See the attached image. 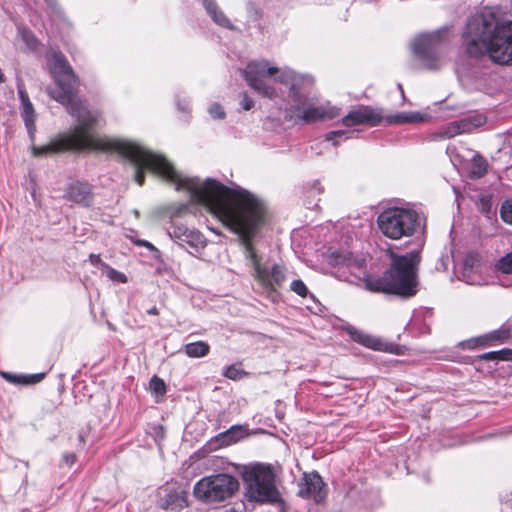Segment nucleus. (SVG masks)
<instances>
[{"label": "nucleus", "mask_w": 512, "mask_h": 512, "mask_svg": "<svg viewBox=\"0 0 512 512\" xmlns=\"http://www.w3.org/2000/svg\"><path fill=\"white\" fill-rule=\"evenodd\" d=\"M96 123L97 117L87 113L69 133L46 145L33 146V154L39 157L85 150L117 153L135 165L134 179L139 186L145 183L146 170L174 183L176 190L188 191L197 203L208 207L224 227L238 235L253 265L254 278L264 290L276 292L282 287L286 281L285 266L274 264L270 269L264 266L253 245L254 238L268 221V210L261 199L246 189L230 188L212 178L203 184L196 178H183L162 155L131 141L96 135Z\"/></svg>", "instance_id": "nucleus-1"}, {"label": "nucleus", "mask_w": 512, "mask_h": 512, "mask_svg": "<svg viewBox=\"0 0 512 512\" xmlns=\"http://www.w3.org/2000/svg\"><path fill=\"white\" fill-rule=\"evenodd\" d=\"M467 55L481 58L486 53L498 64L512 62V21L501 22L489 8L472 16L463 33Z\"/></svg>", "instance_id": "nucleus-2"}, {"label": "nucleus", "mask_w": 512, "mask_h": 512, "mask_svg": "<svg viewBox=\"0 0 512 512\" xmlns=\"http://www.w3.org/2000/svg\"><path fill=\"white\" fill-rule=\"evenodd\" d=\"M387 254L391 260L382 276H367L363 279L366 290L410 298L418 292V270L421 256L418 251L399 255L392 250Z\"/></svg>", "instance_id": "nucleus-3"}, {"label": "nucleus", "mask_w": 512, "mask_h": 512, "mask_svg": "<svg viewBox=\"0 0 512 512\" xmlns=\"http://www.w3.org/2000/svg\"><path fill=\"white\" fill-rule=\"evenodd\" d=\"M242 75L248 85L259 95L268 99H275L278 94L276 89L268 83L267 78L274 76V80L289 86V96L293 102L302 103L301 90L310 80L291 69H279L271 66L267 60L251 61Z\"/></svg>", "instance_id": "nucleus-4"}, {"label": "nucleus", "mask_w": 512, "mask_h": 512, "mask_svg": "<svg viewBox=\"0 0 512 512\" xmlns=\"http://www.w3.org/2000/svg\"><path fill=\"white\" fill-rule=\"evenodd\" d=\"M50 72L54 77L58 90L52 97L62 105H65L72 116L80 121L90 111H82V102L76 98L80 85L79 77L75 74L66 56L61 51H53L49 58Z\"/></svg>", "instance_id": "nucleus-5"}, {"label": "nucleus", "mask_w": 512, "mask_h": 512, "mask_svg": "<svg viewBox=\"0 0 512 512\" xmlns=\"http://www.w3.org/2000/svg\"><path fill=\"white\" fill-rule=\"evenodd\" d=\"M380 233L393 241L413 237L422 226L420 214L411 208L388 207L381 211L376 218Z\"/></svg>", "instance_id": "nucleus-6"}, {"label": "nucleus", "mask_w": 512, "mask_h": 512, "mask_svg": "<svg viewBox=\"0 0 512 512\" xmlns=\"http://www.w3.org/2000/svg\"><path fill=\"white\" fill-rule=\"evenodd\" d=\"M247 484V495L257 502H276L279 492L275 485V474L270 465L255 464L243 473Z\"/></svg>", "instance_id": "nucleus-7"}, {"label": "nucleus", "mask_w": 512, "mask_h": 512, "mask_svg": "<svg viewBox=\"0 0 512 512\" xmlns=\"http://www.w3.org/2000/svg\"><path fill=\"white\" fill-rule=\"evenodd\" d=\"M238 489L239 482L234 476L220 473L200 479L195 484L193 493L205 503H215L232 497Z\"/></svg>", "instance_id": "nucleus-8"}, {"label": "nucleus", "mask_w": 512, "mask_h": 512, "mask_svg": "<svg viewBox=\"0 0 512 512\" xmlns=\"http://www.w3.org/2000/svg\"><path fill=\"white\" fill-rule=\"evenodd\" d=\"M443 33L436 31L418 37L413 44L414 54L428 69L438 68L437 45L442 41Z\"/></svg>", "instance_id": "nucleus-9"}, {"label": "nucleus", "mask_w": 512, "mask_h": 512, "mask_svg": "<svg viewBox=\"0 0 512 512\" xmlns=\"http://www.w3.org/2000/svg\"><path fill=\"white\" fill-rule=\"evenodd\" d=\"M327 485L317 471L305 472L298 483L297 495L303 499L323 503L327 497Z\"/></svg>", "instance_id": "nucleus-10"}, {"label": "nucleus", "mask_w": 512, "mask_h": 512, "mask_svg": "<svg viewBox=\"0 0 512 512\" xmlns=\"http://www.w3.org/2000/svg\"><path fill=\"white\" fill-rule=\"evenodd\" d=\"M336 116H338L336 108L309 105L302 109L299 105H292L287 110L286 119L310 124L319 120L333 119Z\"/></svg>", "instance_id": "nucleus-11"}, {"label": "nucleus", "mask_w": 512, "mask_h": 512, "mask_svg": "<svg viewBox=\"0 0 512 512\" xmlns=\"http://www.w3.org/2000/svg\"><path fill=\"white\" fill-rule=\"evenodd\" d=\"M382 120L383 116L381 111L371 106L361 105L345 115L342 118L341 123L346 127H353L358 125L375 127L379 125Z\"/></svg>", "instance_id": "nucleus-12"}, {"label": "nucleus", "mask_w": 512, "mask_h": 512, "mask_svg": "<svg viewBox=\"0 0 512 512\" xmlns=\"http://www.w3.org/2000/svg\"><path fill=\"white\" fill-rule=\"evenodd\" d=\"M64 198L82 207H90L94 201L93 186L86 181H73L65 190Z\"/></svg>", "instance_id": "nucleus-13"}, {"label": "nucleus", "mask_w": 512, "mask_h": 512, "mask_svg": "<svg viewBox=\"0 0 512 512\" xmlns=\"http://www.w3.org/2000/svg\"><path fill=\"white\" fill-rule=\"evenodd\" d=\"M485 121L486 118L482 115L468 116L443 126L440 135L444 138H453L463 133H471L476 128L482 126Z\"/></svg>", "instance_id": "nucleus-14"}, {"label": "nucleus", "mask_w": 512, "mask_h": 512, "mask_svg": "<svg viewBox=\"0 0 512 512\" xmlns=\"http://www.w3.org/2000/svg\"><path fill=\"white\" fill-rule=\"evenodd\" d=\"M158 506L164 510L180 511L188 506L187 492L182 489L162 487Z\"/></svg>", "instance_id": "nucleus-15"}, {"label": "nucleus", "mask_w": 512, "mask_h": 512, "mask_svg": "<svg viewBox=\"0 0 512 512\" xmlns=\"http://www.w3.org/2000/svg\"><path fill=\"white\" fill-rule=\"evenodd\" d=\"M488 167L487 159L481 154L475 153L469 163V178L473 180L483 178L488 172Z\"/></svg>", "instance_id": "nucleus-16"}, {"label": "nucleus", "mask_w": 512, "mask_h": 512, "mask_svg": "<svg viewBox=\"0 0 512 512\" xmlns=\"http://www.w3.org/2000/svg\"><path fill=\"white\" fill-rule=\"evenodd\" d=\"M244 436L243 429L239 425H234L230 427L228 430L219 433L215 437V441L219 443V446H230L231 444H234L238 442L240 439H242Z\"/></svg>", "instance_id": "nucleus-17"}, {"label": "nucleus", "mask_w": 512, "mask_h": 512, "mask_svg": "<svg viewBox=\"0 0 512 512\" xmlns=\"http://www.w3.org/2000/svg\"><path fill=\"white\" fill-rule=\"evenodd\" d=\"M4 379H6L10 383L19 384V385H33L41 382L46 374L45 373H36L30 375H16L11 373H2Z\"/></svg>", "instance_id": "nucleus-18"}, {"label": "nucleus", "mask_w": 512, "mask_h": 512, "mask_svg": "<svg viewBox=\"0 0 512 512\" xmlns=\"http://www.w3.org/2000/svg\"><path fill=\"white\" fill-rule=\"evenodd\" d=\"M490 346L497 343H504L512 336V322L507 321L501 327L487 333Z\"/></svg>", "instance_id": "nucleus-19"}, {"label": "nucleus", "mask_w": 512, "mask_h": 512, "mask_svg": "<svg viewBox=\"0 0 512 512\" xmlns=\"http://www.w3.org/2000/svg\"><path fill=\"white\" fill-rule=\"evenodd\" d=\"M184 352L190 358L205 357L210 352V345L205 341L188 343L184 346Z\"/></svg>", "instance_id": "nucleus-20"}, {"label": "nucleus", "mask_w": 512, "mask_h": 512, "mask_svg": "<svg viewBox=\"0 0 512 512\" xmlns=\"http://www.w3.org/2000/svg\"><path fill=\"white\" fill-rule=\"evenodd\" d=\"M389 124L418 123L424 121V115L419 112L400 113L387 117Z\"/></svg>", "instance_id": "nucleus-21"}, {"label": "nucleus", "mask_w": 512, "mask_h": 512, "mask_svg": "<svg viewBox=\"0 0 512 512\" xmlns=\"http://www.w3.org/2000/svg\"><path fill=\"white\" fill-rule=\"evenodd\" d=\"M352 338L354 341L358 342L359 344L371 348L373 350L381 351L383 350V343L381 340L374 338L370 335L361 333V332H355L352 334Z\"/></svg>", "instance_id": "nucleus-22"}, {"label": "nucleus", "mask_w": 512, "mask_h": 512, "mask_svg": "<svg viewBox=\"0 0 512 512\" xmlns=\"http://www.w3.org/2000/svg\"><path fill=\"white\" fill-rule=\"evenodd\" d=\"M484 361H512V349L504 348L498 351H490L478 356Z\"/></svg>", "instance_id": "nucleus-23"}, {"label": "nucleus", "mask_w": 512, "mask_h": 512, "mask_svg": "<svg viewBox=\"0 0 512 512\" xmlns=\"http://www.w3.org/2000/svg\"><path fill=\"white\" fill-rule=\"evenodd\" d=\"M22 118L24 120L25 126L31 136H33L36 127H35V111L32 103H26V105L22 106Z\"/></svg>", "instance_id": "nucleus-24"}, {"label": "nucleus", "mask_w": 512, "mask_h": 512, "mask_svg": "<svg viewBox=\"0 0 512 512\" xmlns=\"http://www.w3.org/2000/svg\"><path fill=\"white\" fill-rule=\"evenodd\" d=\"M181 242L186 243L191 247L198 248L205 245L206 239L201 232L190 229Z\"/></svg>", "instance_id": "nucleus-25"}, {"label": "nucleus", "mask_w": 512, "mask_h": 512, "mask_svg": "<svg viewBox=\"0 0 512 512\" xmlns=\"http://www.w3.org/2000/svg\"><path fill=\"white\" fill-rule=\"evenodd\" d=\"M19 34L23 42L31 50H36L39 47V41L35 34L27 27L19 28Z\"/></svg>", "instance_id": "nucleus-26"}, {"label": "nucleus", "mask_w": 512, "mask_h": 512, "mask_svg": "<svg viewBox=\"0 0 512 512\" xmlns=\"http://www.w3.org/2000/svg\"><path fill=\"white\" fill-rule=\"evenodd\" d=\"M495 269L503 274H512V251L496 262Z\"/></svg>", "instance_id": "nucleus-27"}, {"label": "nucleus", "mask_w": 512, "mask_h": 512, "mask_svg": "<svg viewBox=\"0 0 512 512\" xmlns=\"http://www.w3.org/2000/svg\"><path fill=\"white\" fill-rule=\"evenodd\" d=\"M462 345L466 349L474 350L480 347H488L490 346V342L488 340L487 334H484L479 337L471 338L465 341Z\"/></svg>", "instance_id": "nucleus-28"}, {"label": "nucleus", "mask_w": 512, "mask_h": 512, "mask_svg": "<svg viewBox=\"0 0 512 512\" xmlns=\"http://www.w3.org/2000/svg\"><path fill=\"white\" fill-rule=\"evenodd\" d=\"M290 289L302 298H306L308 295H310L311 298H314V295L309 293L306 284L301 279L293 280L290 284Z\"/></svg>", "instance_id": "nucleus-29"}, {"label": "nucleus", "mask_w": 512, "mask_h": 512, "mask_svg": "<svg viewBox=\"0 0 512 512\" xmlns=\"http://www.w3.org/2000/svg\"><path fill=\"white\" fill-rule=\"evenodd\" d=\"M500 217L503 222L512 225V199H507L501 204Z\"/></svg>", "instance_id": "nucleus-30"}, {"label": "nucleus", "mask_w": 512, "mask_h": 512, "mask_svg": "<svg viewBox=\"0 0 512 512\" xmlns=\"http://www.w3.org/2000/svg\"><path fill=\"white\" fill-rule=\"evenodd\" d=\"M223 375L228 379L237 381L246 376L247 373L237 365L232 364L225 369Z\"/></svg>", "instance_id": "nucleus-31"}, {"label": "nucleus", "mask_w": 512, "mask_h": 512, "mask_svg": "<svg viewBox=\"0 0 512 512\" xmlns=\"http://www.w3.org/2000/svg\"><path fill=\"white\" fill-rule=\"evenodd\" d=\"M481 255L477 252H469L464 258V267L473 270L480 267Z\"/></svg>", "instance_id": "nucleus-32"}, {"label": "nucleus", "mask_w": 512, "mask_h": 512, "mask_svg": "<svg viewBox=\"0 0 512 512\" xmlns=\"http://www.w3.org/2000/svg\"><path fill=\"white\" fill-rule=\"evenodd\" d=\"M149 386L150 389L156 394L164 395L166 393V384L163 381V379H161L157 375H154L150 379Z\"/></svg>", "instance_id": "nucleus-33"}, {"label": "nucleus", "mask_w": 512, "mask_h": 512, "mask_svg": "<svg viewBox=\"0 0 512 512\" xmlns=\"http://www.w3.org/2000/svg\"><path fill=\"white\" fill-rule=\"evenodd\" d=\"M107 276L112 281H115L118 283H126L128 280L127 276L124 273L117 271L116 269L111 268V267L108 268Z\"/></svg>", "instance_id": "nucleus-34"}, {"label": "nucleus", "mask_w": 512, "mask_h": 512, "mask_svg": "<svg viewBox=\"0 0 512 512\" xmlns=\"http://www.w3.org/2000/svg\"><path fill=\"white\" fill-rule=\"evenodd\" d=\"M189 228L184 225H174L170 236L174 239L182 241L185 235L189 232Z\"/></svg>", "instance_id": "nucleus-35"}, {"label": "nucleus", "mask_w": 512, "mask_h": 512, "mask_svg": "<svg viewBox=\"0 0 512 512\" xmlns=\"http://www.w3.org/2000/svg\"><path fill=\"white\" fill-rule=\"evenodd\" d=\"M212 19L220 26L229 27V25H230V20L226 17V15L219 8L217 9V12L214 13V16L212 17Z\"/></svg>", "instance_id": "nucleus-36"}, {"label": "nucleus", "mask_w": 512, "mask_h": 512, "mask_svg": "<svg viewBox=\"0 0 512 512\" xmlns=\"http://www.w3.org/2000/svg\"><path fill=\"white\" fill-rule=\"evenodd\" d=\"M209 113L214 119H223L226 115L223 107L217 103L210 107Z\"/></svg>", "instance_id": "nucleus-37"}, {"label": "nucleus", "mask_w": 512, "mask_h": 512, "mask_svg": "<svg viewBox=\"0 0 512 512\" xmlns=\"http://www.w3.org/2000/svg\"><path fill=\"white\" fill-rule=\"evenodd\" d=\"M491 207H492V202H491V198L488 197V196H484L480 199V202H479V210L482 212V213H485V214H488L490 213L491 211Z\"/></svg>", "instance_id": "nucleus-38"}, {"label": "nucleus", "mask_w": 512, "mask_h": 512, "mask_svg": "<svg viewBox=\"0 0 512 512\" xmlns=\"http://www.w3.org/2000/svg\"><path fill=\"white\" fill-rule=\"evenodd\" d=\"M241 98H242V99H241L240 104H241L242 108H243L245 111H248V110H250V109H252V108H253V106H254V101H253V99L248 95V93H247V92H243V93L241 94Z\"/></svg>", "instance_id": "nucleus-39"}, {"label": "nucleus", "mask_w": 512, "mask_h": 512, "mask_svg": "<svg viewBox=\"0 0 512 512\" xmlns=\"http://www.w3.org/2000/svg\"><path fill=\"white\" fill-rule=\"evenodd\" d=\"M307 192L311 195H314L315 193L322 194L324 192V187L321 185L320 181L316 180L309 184Z\"/></svg>", "instance_id": "nucleus-40"}, {"label": "nucleus", "mask_w": 512, "mask_h": 512, "mask_svg": "<svg viewBox=\"0 0 512 512\" xmlns=\"http://www.w3.org/2000/svg\"><path fill=\"white\" fill-rule=\"evenodd\" d=\"M62 461L63 463L68 466V467H71L72 465H74L77 461V456L75 453H72V452H66L63 454L62 456Z\"/></svg>", "instance_id": "nucleus-41"}, {"label": "nucleus", "mask_w": 512, "mask_h": 512, "mask_svg": "<svg viewBox=\"0 0 512 512\" xmlns=\"http://www.w3.org/2000/svg\"><path fill=\"white\" fill-rule=\"evenodd\" d=\"M18 95H19V98L21 100L22 106L26 105V103H31V101L29 99V96H28V93H27V91H26V89H25L23 84L18 85Z\"/></svg>", "instance_id": "nucleus-42"}, {"label": "nucleus", "mask_w": 512, "mask_h": 512, "mask_svg": "<svg viewBox=\"0 0 512 512\" xmlns=\"http://www.w3.org/2000/svg\"><path fill=\"white\" fill-rule=\"evenodd\" d=\"M332 257L334 259V263L337 265H345L350 261V256L344 254L333 253Z\"/></svg>", "instance_id": "nucleus-43"}, {"label": "nucleus", "mask_w": 512, "mask_h": 512, "mask_svg": "<svg viewBox=\"0 0 512 512\" xmlns=\"http://www.w3.org/2000/svg\"><path fill=\"white\" fill-rule=\"evenodd\" d=\"M344 134V131H330L325 135V139L327 141H333L334 145H337V138L342 137Z\"/></svg>", "instance_id": "nucleus-44"}, {"label": "nucleus", "mask_w": 512, "mask_h": 512, "mask_svg": "<svg viewBox=\"0 0 512 512\" xmlns=\"http://www.w3.org/2000/svg\"><path fill=\"white\" fill-rule=\"evenodd\" d=\"M205 6H206V10H207V12L209 13V15H210L211 17H213V16H214V13H216V12H217V9L219 8V7L217 6V4H216L215 2H213V1H207V2H206V4H205Z\"/></svg>", "instance_id": "nucleus-45"}, {"label": "nucleus", "mask_w": 512, "mask_h": 512, "mask_svg": "<svg viewBox=\"0 0 512 512\" xmlns=\"http://www.w3.org/2000/svg\"><path fill=\"white\" fill-rule=\"evenodd\" d=\"M133 243H135L137 246H140V247H145V248H148L150 250L154 249V246L152 243H150L149 241L147 240H141V239H137V240H132Z\"/></svg>", "instance_id": "nucleus-46"}, {"label": "nucleus", "mask_w": 512, "mask_h": 512, "mask_svg": "<svg viewBox=\"0 0 512 512\" xmlns=\"http://www.w3.org/2000/svg\"><path fill=\"white\" fill-rule=\"evenodd\" d=\"M188 210V205L187 204H181L179 205L172 213V217L174 216H180L182 215L183 213H185L186 211Z\"/></svg>", "instance_id": "nucleus-47"}, {"label": "nucleus", "mask_w": 512, "mask_h": 512, "mask_svg": "<svg viewBox=\"0 0 512 512\" xmlns=\"http://www.w3.org/2000/svg\"><path fill=\"white\" fill-rule=\"evenodd\" d=\"M89 258H90L91 263L94 265H98L101 262L100 255L91 254Z\"/></svg>", "instance_id": "nucleus-48"}, {"label": "nucleus", "mask_w": 512, "mask_h": 512, "mask_svg": "<svg viewBox=\"0 0 512 512\" xmlns=\"http://www.w3.org/2000/svg\"><path fill=\"white\" fill-rule=\"evenodd\" d=\"M85 443H86L85 436L82 433H79L78 434V446L80 448H83L85 446Z\"/></svg>", "instance_id": "nucleus-49"}, {"label": "nucleus", "mask_w": 512, "mask_h": 512, "mask_svg": "<svg viewBox=\"0 0 512 512\" xmlns=\"http://www.w3.org/2000/svg\"><path fill=\"white\" fill-rule=\"evenodd\" d=\"M146 313L149 315H159V310L156 306H153L150 309H148Z\"/></svg>", "instance_id": "nucleus-50"}]
</instances>
